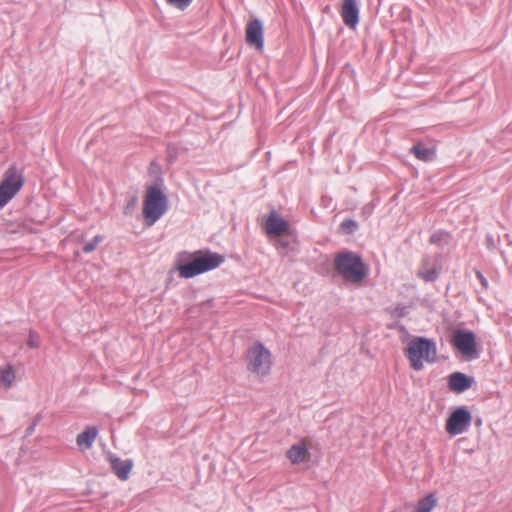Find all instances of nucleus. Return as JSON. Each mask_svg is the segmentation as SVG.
Wrapping results in <instances>:
<instances>
[{"label": "nucleus", "instance_id": "1", "mask_svg": "<svg viewBox=\"0 0 512 512\" xmlns=\"http://www.w3.org/2000/svg\"><path fill=\"white\" fill-rule=\"evenodd\" d=\"M224 261L222 255L209 250L184 251L178 254L176 270L182 278L190 279L216 269Z\"/></svg>", "mask_w": 512, "mask_h": 512}, {"label": "nucleus", "instance_id": "2", "mask_svg": "<svg viewBox=\"0 0 512 512\" xmlns=\"http://www.w3.org/2000/svg\"><path fill=\"white\" fill-rule=\"evenodd\" d=\"M334 268L348 283H360L367 275L361 257L352 251L338 253L334 258Z\"/></svg>", "mask_w": 512, "mask_h": 512}, {"label": "nucleus", "instance_id": "3", "mask_svg": "<svg viewBox=\"0 0 512 512\" xmlns=\"http://www.w3.org/2000/svg\"><path fill=\"white\" fill-rule=\"evenodd\" d=\"M436 353L435 341L424 337H414L409 341L406 349L410 365L416 371L423 369L424 362L433 363Z\"/></svg>", "mask_w": 512, "mask_h": 512}, {"label": "nucleus", "instance_id": "4", "mask_svg": "<svg viewBox=\"0 0 512 512\" xmlns=\"http://www.w3.org/2000/svg\"><path fill=\"white\" fill-rule=\"evenodd\" d=\"M168 200L158 185L150 186L147 189L143 215L147 226L154 225L167 211Z\"/></svg>", "mask_w": 512, "mask_h": 512}, {"label": "nucleus", "instance_id": "5", "mask_svg": "<svg viewBox=\"0 0 512 512\" xmlns=\"http://www.w3.org/2000/svg\"><path fill=\"white\" fill-rule=\"evenodd\" d=\"M271 353L260 342L254 343L247 352V368L257 376H266L271 369Z\"/></svg>", "mask_w": 512, "mask_h": 512}, {"label": "nucleus", "instance_id": "6", "mask_svg": "<svg viewBox=\"0 0 512 512\" xmlns=\"http://www.w3.org/2000/svg\"><path fill=\"white\" fill-rule=\"evenodd\" d=\"M22 185V176L17 174L14 166L10 167L0 184V208H3L18 193Z\"/></svg>", "mask_w": 512, "mask_h": 512}, {"label": "nucleus", "instance_id": "7", "mask_svg": "<svg viewBox=\"0 0 512 512\" xmlns=\"http://www.w3.org/2000/svg\"><path fill=\"white\" fill-rule=\"evenodd\" d=\"M472 421V415L465 406L456 408L446 421V432L450 436L460 435L466 432Z\"/></svg>", "mask_w": 512, "mask_h": 512}, {"label": "nucleus", "instance_id": "8", "mask_svg": "<svg viewBox=\"0 0 512 512\" xmlns=\"http://www.w3.org/2000/svg\"><path fill=\"white\" fill-rule=\"evenodd\" d=\"M451 344L464 356L478 357L476 336L472 331L457 329L452 335Z\"/></svg>", "mask_w": 512, "mask_h": 512}, {"label": "nucleus", "instance_id": "9", "mask_svg": "<svg viewBox=\"0 0 512 512\" xmlns=\"http://www.w3.org/2000/svg\"><path fill=\"white\" fill-rule=\"evenodd\" d=\"M246 41L248 44L254 45L258 49L263 48V25L259 19H254L247 24Z\"/></svg>", "mask_w": 512, "mask_h": 512}, {"label": "nucleus", "instance_id": "10", "mask_svg": "<svg viewBox=\"0 0 512 512\" xmlns=\"http://www.w3.org/2000/svg\"><path fill=\"white\" fill-rule=\"evenodd\" d=\"M108 461L111 469L118 477V479L125 481L129 478L130 472L133 468V461L131 459L122 460L114 454L108 455Z\"/></svg>", "mask_w": 512, "mask_h": 512}, {"label": "nucleus", "instance_id": "11", "mask_svg": "<svg viewBox=\"0 0 512 512\" xmlns=\"http://www.w3.org/2000/svg\"><path fill=\"white\" fill-rule=\"evenodd\" d=\"M430 256H424L421 260L417 276L425 282H434L438 279L441 268L432 263Z\"/></svg>", "mask_w": 512, "mask_h": 512}, {"label": "nucleus", "instance_id": "12", "mask_svg": "<svg viewBox=\"0 0 512 512\" xmlns=\"http://www.w3.org/2000/svg\"><path fill=\"white\" fill-rule=\"evenodd\" d=\"M341 16L343 22L354 28L359 22V8L356 0H344L342 5Z\"/></svg>", "mask_w": 512, "mask_h": 512}, {"label": "nucleus", "instance_id": "13", "mask_svg": "<svg viewBox=\"0 0 512 512\" xmlns=\"http://www.w3.org/2000/svg\"><path fill=\"white\" fill-rule=\"evenodd\" d=\"M288 229V223L275 212L270 213L265 223L266 233L270 236H281Z\"/></svg>", "mask_w": 512, "mask_h": 512}, {"label": "nucleus", "instance_id": "14", "mask_svg": "<svg viewBox=\"0 0 512 512\" xmlns=\"http://www.w3.org/2000/svg\"><path fill=\"white\" fill-rule=\"evenodd\" d=\"M472 381V378L468 377L464 373L455 372L449 376L448 384L450 390L462 393L471 387Z\"/></svg>", "mask_w": 512, "mask_h": 512}, {"label": "nucleus", "instance_id": "15", "mask_svg": "<svg viewBox=\"0 0 512 512\" xmlns=\"http://www.w3.org/2000/svg\"><path fill=\"white\" fill-rule=\"evenodd\" d=\"M98 435V429L94 426L87 427L82 433L77 435L76 444L81 450H88Z\"/></svg>", "mask_w": 512, "mask_h": 512}, {"label": "nucleus", "instance_id": "16", "mask_svg": "<svg viewBox=\"0 0 512 512\" xmlns=\"http://www.w3.org/2000/svg\"><path fill=\"white\" fill-rule=\"evenodd\" d=\"M287 458L292 464L302 463L308 456V449L304 442H298L292 445L286 452Z\"/></svg>", "mask_w": 512, "mask_h": 512}, {"label": "nucleus", "instance_id": "17", "mask_svg": "<svg viewBox=\"0 0 512 512\" xmlns=\"http://www.w3.org/2000/svg\"><path fill=\"white\" fill-rule=\"evenodd\" d=\"M276 248L281 255L289 256L297 252V241L292 236H282L277 240Z\"/></svg>", "mask_w": 512, "mask_h": 512}, {"label": "nucleus", "instance_id": "18", "mask_svg": "<svg viewBox=\"0 0 512 512\" xmlns=\"http://www.w3.org/2000/svg\"><path fill=\"white\" fill-rule=\"evenodd\" d=\"M411 153L421 161L429 162L432 161L435 156V149L428 147L423 143H417L410 149Z\"/></svg>", "mask_w": 512, "mask_h": 512}, {"label": "nucleus", "instance_id": "19", "mask_svg": "<svg viewBox=\"0 0 512 512\" xmlns=\"http://www.w3.org/2000/svg\"><path fill=\"white\" fill-rule=\"evenodd\" d=\"M436 504L437 499L435 496L433 494H429L418 501L414 512H431Z\"/></svg>", "mask_w": 512, "mask_h": 512}, {"label": "nucleus", "instance_id": "20", "mask_svg": "<svg viewBox=\"0 0 512 512\" xmlns=\"http://www.w3.org/2000/svg\"><path fill=\"white\" fill-rule=\"evenodd\" d=\"M15 379V373L10 366L0 367V380L5 387H11Z\"/></svg>", "mask_w": 512, "mask_h": 512}, {"label": "nucleus", "instance_id": "21", "mask_svg": "<svg viewBox=\"0 0 512 512\" xmlns=\"http://www.w3.org/2000/svg\"><path fill=\"white\" fill-rule=\"evenodd\" d=\"M449 239H450V235L448 233L443 232V231H438L431 235L430 242L432 244H437V245L441 246V245L447 244L449 242Z\"/></svg>", "mask_w": 512, "mask_h": 512}, {"label": "nucleus", "instance_id": "22", "mask_svg": "<svg viewBox=\"0 0 512 512\" xmlns=\"http://www.w3.org/2000/svg\"><path fill=\"white\" fill-rule=\"evenodd\" d=\"M102 240H103L102 236H100V235L95 236L91 241L87 242L83 246V252L90 253V252L94 251L96 249V247L98 246V244Z\"/></svg>", "mask_w": 512, "mask_h": 512}, {"label": "nucleus", "instance_id": "23", "mask_svg": "<svg viewBox=\"0 0 512 512\" xmlns=\"http://www.w3.org/2000/svg\"><path fill=\"white\" fill-rule=\"evenodd\" d=\"M192 1L193 0H166L169 5L180 10L186 9L192 3Z\"/></svg>", "mask_w": 512, "mask_h": 512}, {"label": "nucleus", "instance_id": "24", "mask_svg": "<svg viewBox=\"0 0 512 512\" xmlns=\"http://www.w3.org/2000/svg\"><path fill=\"white\" fill-rule=\"evenodd\" d=\"M27 344L30 348H37L40 345V337L35 331H30Z\"/></svg>", "mask_w": 512, "mask_h": 512}, {"label": "nucleus", "instance_id": "25", "mask_svg": "<svg viewBox=\"0 0 512 512\" xmlns=\"http://www.w3.org/2000/svg\"><path fill=\"white\" fill-rule=\"evenodd\" d=\"M178 156V149L174 144H169L167 146V158L170 163H173L176 161Z\"/></svg>", "mask_w": 512, "mask_h": 512}, {"label": "nucleus", "instance_id": "26", "mask_svg": "<svg viewBox=\"0 0 512 512\" xmlns=\"http://www.w3.org/2000/svg\"><path fill=\"white\" fill-rule=\"evenodd\" d=\"M341 227L347 232H353L357 228V223L354 220L346 219L342 222Z\"/></svg>", "mask_w": 512, "mask_h": 512}, {"label": "nucleus", "instance_id": "27", "mask_svg": "<svg viewBox=\"0 0 512 512\" xmlns=\"http://www.w3.org/2000/svg\"><path fill=\"white\" fill-rule=\"evenodd\" d=\"M475 275H476V278L478 279V281L480 282L481 286L483 287V289L487 290L489 283H488V280L485 278V276L480 271H476Z\"/></svg>", "mask_w": 512, "mask_h": 512}, {"label": "nucleus", "instance_id": "28", "mask_svg": "<svg viewBox=\"0 0 512 512\" xmlns=\"http://www.w3.org/2000/svg\"><path fill=\"white\" fill-rule=\"evenodd\" d=\"M496 245H497V240L491 234L486 235L487 248L489 250H493V249H495Z\"/></svg>", "mask_w": 512, "mask_h": 512}]
</instances>
